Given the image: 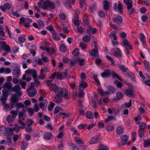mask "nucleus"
Returning <instances> with one entry per match:
<instances>
[{
    "instance_id": "nucleus-20",
    "label": "nucleus",
    "mask_w": 150,
    "mask_h": 150,
    "mask_svg": "<svg viewBox=\"0 0 150 150\" xmlns=\"http://www.w3.org/2000/svg\"><path fill=\"white\" fill-rule=\"evenodd\" d=\"M123 131L124 129L121 126L117 127L116 130V133L119 135L123 134L124 132Z\"/></svg>"
},
{
    "instance_id": "nucleus-26",
    "label": "nucleus",
    "mask_w": 150,
    "mask_h": 150,
    "mask_svg": "<svg viewBox=\"0 0 150 150\" xmlns=\"http://www.w3.org/2000/svg\"><path fill=\"white\" fill-rule=\"evenodd\" d=\"M103 8L105 10L108 11L109 8V3L107 0H105L103 1Z\"/></svg>"
},
{
    "instance_id": "nucleus-23",
    "label": "nucleus",
    "mask_w": 150,
    "mask_h": 150,
    "mask_svg": "<svg viewBox=\"0 0 150 150\" xmlns=\"http://www.w3.org/2000/svg\"><path fill=\"white\" fill-rule=\"evenodd\" d=\"M20 70L18 69L13 70L12 71V74L13 75H15V77H18L20 76Z\"/></svg>"
},
{
    "instance_id": "nucleus-46",
    "label": "nucleus",
    "mask_w": 150,
    "mask_h": 150,
    "mask_svg": "<svg viewBox=\"0 0 150 150\" xmlns=\"http://www.w3.org/2000/svg\"><path fill=\"white\" fill-rule=\"evenodd\" d=\"M99 16L101 18H105V13L102 10H100L98 12Z\"/></svg>"
},
{
    "instance_id": "nucleus-10",
    "label": "nucleus",
    "mask_w": 150,
    "mask_h": 150,
    "mask_svg": "<svg viewBox=\"0 0 150 150\" xmlns=\"http://www.w3.org/2000/svg\"><path fill=\"white\" fill-rule=\"evenodd\" d=\"M62 97H64L63 96H55L53 98V100L54 102L57 103H60L62 101Z\"/></svg>"
},
{
    "instance_id": "nucleus-49",
    "label": "nucleus",
    "mask_w": 150,
    "mask_h": 150,
    "mask_svg": "<svg viewBox=\"0 0 150 150\" xmlns=\"http://www.w3.org/2000/svg\"><path fill=\"white\" fill-rule=\"evenodd\" d=\"M55 104L54 103H53L52 102H50V103L49 104L48 107V110L49 111H51L53 108Z\"/></svg>"
},
{
    "instance_id": "nucleus-35",
    "label": "nucleus",
    "mask_w": 150,
    "mask_h": 150,
    "mask_svg": "<svg viewBox=\"0 0 150 150\" xmlns=\"http://www.w3.org/2000/svg\"><path fill=\"white\" fill-rule=\"evenodd\" d=\"M116 94L117 99L119 100L122 99L123 97V94L120 92H117Z\"/></svg>"
},
{
    "instance_id": "nucleus-32",
    "label": "nucleus",
    "mask_w": 150,
    "mask_h": 150,
    "mask_svg": "<svg viewBox=\"0 0 150 150\" xmlns=\"http://www.w3.org/2000/svg\"><path fill=\"white\" fill-rule=\"evenodd\" d=\"M83 21L86 25H88L89 23V20L87 15H85L83 18Z\"/></svg>"
},
{
    "instance_id": "nucleus-48",
    "label": "nucleus",
    "mask_w": 150,
    "mask_h": 150,
    "mask_svg": "<svg viewBox=\"0 0 150 150\" xmlns=\"http://www.w3.org/2000/svg\"><path fill=\"white\" fill-rule=\"evenodd\" d=\"M123 1L124 3L126 5L127 7L132 5L131 0H123Z\"/></svg>"
},
{
    "instance_id": "nucleus-39",
    "label": "nucleus",
    "mask_w": 150,
    "mask_h": 150,
    "mask_svg": "<svg viewBox=\"0 0 150 150\" xmlns=\"http://www.w3.org/2000/svg\"><path fill=\"white\" fill-rule=\"evenodd\" d=\"M15 118L13 116L11 115H8L7 116L6 118V120L7 122L9 123H11L14 120Z\"/></svg>"
},
{
    "instance_id": "nucleus-21",
    "label": "nucleus",
    "mask_w": 150,
    "mask_h": 150,
    "mask_svg": "<svg viewBox=\"0 0 150 150\" xmlns=\"http://www.w3.org/2000/svg\"><path fill=\"white\" fill-rule=\"evenodd\" d=\"M98 49H94L92 50L90 53L92 57H97L98 55Z\"/></svg>"
},
{
    "instance_id": "nucleus-58",
    "label": "nucleus",
    "mask_w": 150,
    "mask_h": 150,
    "mask_svg": "<svg viewBox=\"0 0 150 150\" xmlns=\"http://www.w3.org/2000/svg\"><path fill=\"white\" fill-rule=\"evenodd\" d=\"M144 130L139 129L138 134L139 137H142L144 135Z\"/></svg>"
},
{
    "instance_id": "nucleus-31",
    "label": "nucleus",
    "mask_w": 150,
    "mask_h": 150,
    "mask_svg": "<svg viewBox=\"0 0 150 150\" xmlns=\"http://www.w3.org/2000/svg\"><path fill=\"white\" fill-rule=\"evenodd\" d=\"M140 40L142 43L143 45L144 46V45L145 44V37L144 35L143 34H140Z\"/></svg>"
},
{
    "instance_id": "nucleus-16",
    "label": "nucleus",
    "mask_w": 150,
    "mask_h": 150,
    "mask_svg": "<svg viewBox=\"0 0 150 150\" xmlns=\"http://www.w3.org/2000/svg\"><path fill=\"white\" fill-rule=\"evenodd\" d=\"M13 103H12V104H6L4 107V110L6 111H8L13 108Z\"/></svg>"
},
{
    "instance_id": "nucleus-1",
    "label": "nucleus",
    "mask_w": 150,
    "mask_h": 150,
    "mask_svg": "<svg viewBox=\"0 0 150 150\" xmlns=\"http://www.w3.org/2000/svg\"><path fill=\"white\" fill-rule=\"evenodd\" d=\"M20 89V87L18 85H15L11 89V91L13 92H15L16 93V94L13 95L12 96L11 99V103H15V106L18 109L21 108H24L25 107L23 103H17L18 101V99L17 96H21L22 94V93Z\"/></svg>"
},
{
    "instance_id": "nucleus-54",
    "label": "nucleus",
    "mask_w": 150,
    "mask_h": 150,
    "mask_svg": "<svg viewBox=\"0 0 150 150\" xmlns=\"http://www.w3.org/2000/svg\"><path fill=\"white\" fill-rule=\"evenodd\" d=\"M112 74V77L114 79H116L117 78L120 80L121 81V79H120V77L117 74L115 73L114 72H113L111 74Z\"/></svg>"
},
{
    "instance_id": "nucleus-52",
    "label": "nucleus",
    "mask_w": 150,
    "mask_h": 150,
    "mask_svg": "<svg viewBox=\"0 0 150 150\" xmlns=\"http://www.w3.org/2000/svg\"><path fill=\"white\" fill-rule=\"evenodd\" d=\"M121 140L122 141L126 142H127L128 140V137L126 135H122L121 137Z\"/></svg>"
},
{
    "instance_id": "nucleus-6",
    "label": "nucleus",
    "mask_w": 150,
    "mask_h": 150,
    "mask_svg": "<svg viewBox=\"0 0 150 150\" xmlns=\"http://www.w3.org/2000/svg\"><path fill=\"white\" fill-rule=\"evenodd\" d=\"M67 72H57V74L56 77L60 80H62L65 78L66 76Z\"/></svg>"
},
{
    "instance_id": "nucleus-24",
    "label": "nucleus",
    "mask_w": 150,
    "mask_h": 150,
    "mask_svg": "<svg viewBox=\"0 0 150 150\" xmlns=\"http://www.w3.org/2000/svg\"><path fill=\"white\" fill-rule=\"evenodd\" d=\"M144 66L145 69L148 71L150 69V63L146 60L144 61Z\"/></svg>"
},
{
    "instance_id": "nucleus-9",
    "label": "nucleus",
    "mask_w": 150,
    "mask_h": 150,
    "mask_svg": "<svg viewBox=\"0 0 150 150\" xmlns=\"http://www.w3.org/2000/svg\"><path fill=\"white\" fill-rule=\"evenodd\" d=\"M74 12L75 15H74V18L72 19V20L73 21L74 24L76 26H78L79 25V16L76 11H75Z\"/></svg>"
},
{
    "instance_id": "nucleus-25",
    "label": "nucleus",
    "mask_w": 150,
    "mask_h": 150,
    "mask_svg": "<svg viewBox=\"0 0 150 150\" xmlns=\"http://www.w3.org/2000/svg\"><path fill=\"white\" fill-rule=\"evenodd\" d=\"M122 22V18L120 16H117L114 19V22L118 24H120Z\"/></svg>"
},
{
    "instance_id": "nucleus-44",
    "label": "nucleus",
    "mask_w": 150,
    "mask_h": 150,
    "mask_svg": "<svg viewBox=\"0 0 150 150\" xmlns=\"http://www.w3.org/2000/svg\"><path fill=\"white\" fill-rule=\"evenodd\" d=\"M83 40L85 42H89L90 40V38L89 36L87 35L84 36L82 38Z\"/></svg>"
},
{
    "instance_id": "nucleus-60",
    "label": "nucleus",
    "mask_w": 150,
    "mask_h": 150,
    "mask_svg": "<svg viewBox=\"0 0 150 150\" xmlns=\"http://www.w3.org/2000/svg\"><path fill=\"white\" fill-rule=\"evenodd\" d=\"M146 125L144 123L141 122L139 124V129L144 130V128L145 127Z\"/></svg>"
},
{
    "instance_id": "nucleus-7",
    "label": "nucleus",
    "mask_w": 150,
    "mask_h": 150,
    "mask_svg": "<svg viewBox=\"0 0 150 150\" xmlns=\"http://www.w3.org/2000/svg\"><path fill=\"white\" fill-rule=\"evenodd\" d=\"M1 49L3 50H5L6 52H10L11 51L10 47L7 45L6 42H3L1 45Z\"/></svg>"
},
{
    "instance_id": "nucleus-41",
    "label": "nucleus",
    "mask_w": 150,
    "mask_h": 150,
    "mask_svg": "<svg viewBox=\"0 0 150 150\" xmlns=\"http://www.w3.org/2000/svg\"><path fill=\"white\" fill-rule=\"evenodd\" d=\"M50 4V1H46L44 3V5L42 6V8L44 9H46L47 7H48Z\"/></svg>"
},
{
    "instance_id": "nucleus-36",
    "label": "nucleus",
    "mask_w": 150,
    "mask_h": 150,
    "mask_svg": "<svg viewBox=\"0 0 150 150\" xmlns=\"http://www.w3.org/2000/svg\"><path fill=\"white\" fill-rule=\"evenodd\" d=\"M37 93V91L36 90L34 89L33 91L29 92L28 93V95L30 97H33L35 96Z\"/></svg>"
},
{
    "instance_id": "nucleus-12",
    "label": "nucleus",
    "mask_w": 150,
    "mask_h": 150,
    "mask_svg": "<svg viewBox=\"0 0 150 150\" xmlns=\"http://www.w3.org/2000/svg\"><path fill=\"white\" fill-rule=\"evenodd\" d=\"M125 93L127 96H129L131 98L134 97V93L130 89H127L125 92Z\"/></svg>"
},
{
    "instance_id": "nucleus-56",
    "label": "nucleus",
    "mask_w": 150,
    "mask_h": 150,
    "mask_svg": "<svg viewBox=\"0 0 150 150\" xmlns=\"http://www.w3.org/2000/svg\"><path fill=\"white\" fill-rule=\"evenodd\" d=\"M46 76L44 73L40 72V75L38 76L39 79H43L45 78Z\"/></svg>"
},
{
    "instance_id": "nucleus-27",
    "label": "nucleus",
    "mask_w": 150,
    "mask_h": 150,
    "mask_svg": "<svg viewBox=\"0 0 150 150\" xmlns=\"http://www.w3.org/2000/svg\"><path fill=\"white\" fill-rule=\"evenodd\" d=\"M107 88L108 90L112 93H115L116 91V88L112 86H108Z\"/></svg>"
},
{
    "instance_id": "nucleus-30",
    "label": "nucleus",
    "mask_w": 150,
    "mask_h": 150,
    "mask_svg": "<svg viewBox=\"0 0 150 150\" xmlns=\"http://www.w3.org/2000/svg\"><path fill=\"white\" fill-rule=\"evenodd\" d=\"M81 83L79 85V89L81 88H85L88 86V85L87 83L84 81H82L81 82Z\"/></svg>"
},
{
    "instance_id": "nucleus-33",
    "label": "nucleus",
    "mask_w": 150,
    "mask_h": 150,
    "mask_svg": "<svg viewBox=\"0 0 150 150\" xmlns=\"http://www.w3.org/2000/svg\"><path fill=\"white\" fill-rule=\"evenodd\" d=\"M108 147L106 145L104 144H100L99 148L98 150H109Z\"/></svg>"
},
{
    "instance_id": "nucleus-28",
    "label": "nucleus",
    "mask_w": 150,
    "mask_h": 150,
    "mask_svg": "<svg viewBox=\"0 0 150 150\" xmlns=\"http://www.w3.org/2000/svg\"><path fill=\"white\" fill-rule=\"evenodd\" d=\"M127 10L129 12V14L132 15L134 12L135 9L133 8V5H130V6L127 7Z\"/></svg>"
},
{
    "instance_id": "nucleus-4",
    "label": "nucleus",
    "mask_w": 150,
    "mask_h": 150,
    "mask_svg": "<svg viewBox=\"0 0 150 150\" xmlns=\"http://www.w3.org/2000/svg\"><path fill=\"white\" fill-rule=\"evenodd\" d=\"M12 84L10 82H7L4 83L2 86L3 88H4L3 90H6L7 93H9L11 91V89L13 88H11Z\"/></svg>"
},
{
    "instance_id": "nucleus-43",
    "label": "nucleus",
    "mask_w": 150,
    "mask_h": 150,
    "mask_svg": "<svg viewBox=\"0 0 150 150\" xmlns=\"http://www.w3.org/2000/svg\"><path fill=\"white\" fill-rule=\"evenodd\" d=\"M144 147H147L150 146V139L144 140Z\"/></svg>"
},
{
    "instance_id": "nucleus-61",
    "label": "nucleus",
    "mask_w": 150,
    "mask_h": 150,
    "mask_svg": "<svg viewBox=\"0 0 150 150\" xmlns=\"http://www.w3.org/2000/svg\"><path fill=\"white\" fill-rule=\"evenodd\" d=\"M33 123V121L31 119L28 120L26 122V124L27 125V126H31Z\"/></svg>"
},
{
    "instance_id": "nucleus-3",
    "label": "nucleus",
    "mask_w": 150,
    "mask_h": 150,
    "mask_svg": "<svg viewBox=\"0 0 150 150\" xmlns=\"http://www.w3.org/2000/svg\"><path fill=\"white\" fill-rule=\"evenodd\" d=\"M2 93V95L1 96L0 100L4 104L9 94V93H7L6 90H3Z\"/></svg>"
},
{
    "instance_id": "nucleus-47",
    "label": "nucleus",
    "mask_w": 150,
    "mask_h": 150,
    "mask_svg": "<svg viewBox=\"0 0 150 150\" xmlns=\"http://www.w3.org/2000/svg\"><path fill=\"white\" fill-rule=\"evenodd\" d=\"M65 6L68 8H70L71 7V2L70 0H66Z\"/></svg>"
},
{
    "instance_id": "nucleus-50",
    "label": "nucleus",
    "mask_w": 150,
    "mask_h": 150,
    "mask_svg": "<svg viewBox=\"0 0 150 150\" xmlns=\"http://www.w3.org/2000/svg\"><path fill=\"white\" fill-rule=\"evenodd\" d=\"M7 141H6L8 145H10L12 144V141L10 137L9 136H8L6 137Z\"/></svg>"
},
{
    "instance_id": "nucleus-57",
    "label": "nucleus",
    "mask_w": 150,
    "mask_h": 150,
    "mask_svg": "<svg viewBox=\"0 0 150 150\" xmlns=\"http://www.w3.org/2000/svg\"><path fill=\"white\" fill-rule=\"evenodd\" d=\"M21 126H19L17 125H15L14 128L15 129H16V130L17 132H18L19 130V129L20 128H21L22 129H23L25 127V126H24L23 127H22V125H21Z\"/></svg>"
},
{
    "instance_id": "nucleus-45",
    "label": "nucleus",
    "mask_w": 150,
    "mask_h": 150,
    "mask_svg": "<svg viewBox=\"0 0 150 150\" xmlns=\"http://www.w3.org/2000/svg\"><path fill=\"white\" fill-rule=\"evenodd\" d=\"M45 50H46L47 53L51 55L53 54L55 52V50L53 48L49 49V48H46Z\"/></svg>"
},
{
    "instance_id": "nucleus-15",
    "label": "nucleus",
    "mask_w": 150,
    "mask_h": 150,
    "mask_svg": "<svg viewBox=\"0 0 150 150\" xmlns=\"http://www.w3.org/2000/svg\"><path fill=\"white\" fill-rule=\"evenodd\" d=\"M116 49L117 50V51H114L113 52V55L116 57H121L122 55L121 54V51L120 50L117 48H116Z\"/></svg>"
},
{
    "instance_id": "nucleus-13",
    "label": "nucleus",
    "mask_w": 150,
    "mask_h": 150,
    "mask_svg": "<svg viewBox=\"0 0 150 150\" xmlns=\"http://www.w3.org/2000/svg\"><path fill=\"white\" fill-rule=\"evenodd\" d=\"M99 138L98 136H94L91 138L89 142L90 144L96 143L98 142Z\"/></svg>"
},
{
    "instance_id": "nucleus-34",
    "label": "nucleus",
    "mask_w": 150,
    "mask_h": 150,
    "mask_svg": "<svg viewBox=\"0 0 150 150\" xmlns=\"http://www.w3.org/2000/svg\"><path fill=\"white\" fill-rule=\"evenodd\" d=\"M52 134L50 132H46L44 134V137L47 140L50 139L52 136Z\"/></svg>"
},
{
    "instance_id": "nucleus-51",
    "label": "nucleus",
    "mask_w": 150,
    "mask_h": 150,
    "mask_svg": "<svg viewBox=\"0 0 150 150\" xmlns=\"http://www.w3.org/2000/svg\"><path fill=\"white\" fill-rule=\"evenodd\" d=\"M72 53L73 55L74 56H78L79 54V50L77 48H76L73 52Z\"/></svg>"
},
{
    "instance_id": "nucleus-2",
    "label": "nucleus",
    "mask_w": 150,
    "mask_h": 150,
    "mask_svg": "<svg viewBox=\"0 0 150 150\" xmlns=\"http://www.w3.org/2000/svg\"><path fill=\"white\" fill-rule=\"evenodd\" d=\"M54 92L56 96H63L67 100L69 99V97L68 95V91L66 89L58 87Z\"/></svg>"
},
{
    "instance_id": "nucleus-14",
    "label": "nucleus",
    "mask_w": 150,
    "mask_h": 150,
    "mask_svg": "<svg viewBox=\"0 0 150 150\" xmlns=\"http://www.w3.org/2000/svg\"><path fill=\"white\" fill-rule=\"evenodd\" d=\"M97 31V30L96 28L89 27L86 31V32L88 34L91 35L92 34H95L96 33Z\"/></svg>"
},
{
    "instance_id": "nucleus-40",
    "label": "nucleus",
    "mask_w": 150,
    "mask_h": 150,
    "mask_svg": "<svg viewBox=\"0 0 150 150\" xmlns=\"http://www.w3.org/2000/svg\"><path fill=\"white\" fill-rule=\"evenodd\" d=\"M58 87L55 84H53L49 87V88L51 91L55 92V90Z\"/></svg>"
},
{
    "instance_id": "nucleus-17",
    "label": "nucleus",
    "mask_w": 150,
    "mask_h": 150,
    "mask_svg": "<svg viewBox=\"0 0 150 150\" xmlns=\"http://www.w3.org/2000/svg\"><path fill=\"white\" fill-rule=\"evenodd\" d=\"M98 90V93L102 96H107L110 94L108 91L104 92L103 90L100 87H99Z\"/></svg>"
},
{
    "instance_id": "nucleus-62",
    "label": "nucleus",
    "mask_w": 150,
    "mask_h": 150,
    "mask_svg": "<svg viewBox=\"0 0 150 150\" xmlns=\"http://www.w3.org/2000/svg\"><path fill=\"white\" fill-rule=\"evenodd\" d=\"M106 129L108 131H112L114 129V127L112 125H108L106 127Z\"/></svg>"
},
{
    "instance_id": "nucleus-19",
    "label": "nucleus",
    "mask_w": 150,
    "mask_h": 150,
    "mask_svg": "<svg viewBox=\"0 0 150 150\" xmlns=\"http://www.w3.org/2000/svg\"><path fill=\"white\" fill-rule=\"evenodd\" d=\"M126 73L124 74V75L126 76H128L131 78L132 80L135 81L134 76L132 73L129 71V72H126Z\"/></svg>"
},
{
    "instance_id": "nucleus-55",
    "label": "nucleus",
    "mask_w": 150,
    "mask_h": 150,
    "mask_svg": "<svg viewBox=\"0 0 150 150\" xmlns=\"http://www.w3.org/2000/svg\"><path fill=\"white\" fill-rule=\"evenodd\" d=\"M0 35L2 37H4L5 36V33L3 31V28L1 25H0Z\"/></svg>"
},
{
    "instance_id": "nucleus-38",
    "label": "nucleus",
    "mask_w": 150,
    "mask_h": 150,
    "mask_svg": "<svg viewBox=\"0 0 150 150\" xmlns=\"http://www.w3.org/2000/svg\"><path fill=\"white\" fill-rule=\"evenodd\" d=\"M59 49L61 52H64L66 51L67 47L64 44H62L59 46Z\"/></svg>"
},
{
    "instance_id": "nucleus-5",
    "label": "nucleus",
    "mask_w": 150,
    "mask_h": 150,
    "mask_svg": "<svg viewBox=\"0 0 150 150\" xmlns=\"http://www.w3.org/2000/svg\"><path fill=\"white\" fill-rule=\"evenodd\" d=\"M25 73L26 74H32V76L34 78H37V71L35 69L33 70L28 69L25 71Z\"/></svg>"
},
{
    "instance_id": "nucleus-53",
    "label": "nucleus",
    "mask_w": 150,
    "mask_h": 150,
    "mask_svg": "<svg viewBox=\"0 0 150 150\" xmlns=\"http://www.w3.org/2000/svg\"><path fill=\"white\" fill-rule=\"evenodd\" d=\"M77 60L79 63V65L80 66H81L84 65V61H85L84 59L78 58Z\"/></svg>"
},
{
    "instance_id": "nucleus-42",
    "label": "nucleus",
    "mask_w": 150,
    "mask_h": 150,
    "mask_svg": "<svg viewBox=\"0 0 150 150\" xmlns=\"http://www.w3.org/2000/svg\"><path fill=\"white\" fill-rule=\"evenodd\" d=\"M27 142L24 141H23L22 143V144L21 145V150H25V149L27 147Z\"/></svg>"
},
{
    "instance_id": "nucleus-22",
    "label": "nucleus",
    "mask_w": 150,
    "mask_h": 150,
    "mask_svg": "<svg viewBox=\"0 0 150 150\" xmlns=\"http://www.w3.org/2000/svg\"><path fill=\"white\" fill-rule=\"evenodd\" d=\"M118 67L119 69L123 72H127L129 71L128 68L123 65L119 64Z\"/></svg>"
},
{
    "instance_id": "nucleus-29",
    "label": "nucleus",
    "mask_w": 150,
    "mask_h": 150,
    "mask_svg": "<svg viewBox=\"0 0 150 150\" xmlns=\"http://www.w3.org/2000/svg\"><path fill=\"white\" fill-rule=\"evenodd\" d=\"M86 117L89 119L93 118L94 115L93 113L90 111H87L86 113Z\"/></svg>"
},
{
    "instance_id": "nucleus-8",
    "label": "nucleus",
    "mask_w": 150,
    "mask_h": 150,
    "mask_svg": "<svg viewBox=\"0 0 150 150\" xmlns=\"http://www.w3.org/2000/svg\"><path fill=\"white\" fill-rule=\"evenodd\" d=\"M11 7V4L7 3L4 4L3 6H0V9L3 11H5L6 9L9 10Z\"/></svg>"
},
{
    "instance_id": "nucleus-37",
    "label": "nucleus",
    "mask_w": 150,
    "mask_h": 150,
    "mask_svg": "<svg viewBox=\"0 0 150 150\" xmlns=\"http://www.w3.org/2000/svg\"><path fill=\"white\" fill-rule=\"evenodd\" d=\"M75 140L76 143L78 144H82L84 143L78 137H75Z\"/></svg>"
},
{
    "instance_id": "nucleus-11",
    "label": "nucleus",
    "mask_w": 150,
    "mask_h": 150,
    "mask_svg": "<svg viewBox=\"0 0 150 150\" xmlns=\"http://www.w3.org/2000/svg\"><path fill=\"white\" fill-rule=\"evenodd\" d=\"M112 73L108 69H105L103 72L101 74V76L103 78L107 77L108 76L111 74Z\"/></svg>"
},
{
    "instance_id": "nucleus-18",
    "label": "nucleus",
    "mask_w": 150,
    "mask_h": 150,
    "mask_svg": "<svg viewBox=\"0 0 150 150\" xmlns=\"http://www.w3.org/2000/svg\"><path fill=\"white\" fill-rule=\"evenodd\" d=\"M26 117H19L18 120V122L20 125H22V127H23L24 126H25V124L23 122V121L25 120Z\"/></svg>"
},
{
    "instance_id": "nucleus-64",
    "label": "nucleus",
    "mask_w": 150,
    "mask_h": 150,
    "mask_svg": "<svg viewBox=\"0 0 150 150\" xmlns=\"http://www.w3.org/2000/svg\"><path fill=\"white\" fill-rule=\"evenodd\" d=\"M20 84L21 85V87L24 88L25 89V86L26 85V83L24 81H20Z\"/></svg>"
},
{
    "instance_id": "nucleus-59",
    "label": "nucleus",
    "mask_w": 150,
    "mask_h": 150,
    "mask_svg": "<svg viewBox=\"0 0 150 150\" xmlns=\"http://www.w3.org/2000/svg\"><path fill=\"white\" fill-rule=\"evenodd\" d=\"M25 130L26 132H32V127L30 126H25Z\"/></svg>"
},
{
    "instance_id": "nucleus-63",
    "label": "nucleus",
    "mask_w": 150,
    "mask_h": 150,
    "mask_svg": "<svg viewBox=\"0 0 150 150\" xmlns=\"http://www.w3.org/2000/svg\"><path fill=\"white\" fill-rule=\"evenodd\" d=\"M106 57L111 62V63L112 64L114 65H115L114 63L115 62L113 59L110 56L108 55Z\"/></svg>"
}]
</instances>
